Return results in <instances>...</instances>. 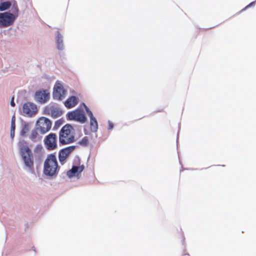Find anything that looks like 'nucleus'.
<instances>
[{"mask_svg": "<svg viewBox=\"0 0 256 256\" xmlns=\"http://www.w3.org/2000/svg\"><path fill=\"white\" fill-rule=\"evenodd\" d=\"M18 145L25 166L30 171L34 170V154L24 140H20Z\"/></svg>", "mask_w": 256, "mask_h": 256, "instance_id": "1", "label": "nucleus"}, {"mask_svg": "<svg viewBox=\"0 0 256 256\" xmlns=\"http://www.w3.org/2000/svg\"><path fill=\"white\" fill-rule=\"evenodd\" d=\"M58 170L56 156L54 154H48L44 163V174L52 176L58 174Z\"/></svg>", "mask_w": 256, "mask_h": 256, "instance_id": "2", "label": "nucleus"}, {"mask_svg": "<svg viewBox=\"0 0 256 256\" xmlns=\"http://www.w3.org/2000/svg\"><path fill=\"white\" fill-rule=\"evenodd\" d=\"M74 141V130L72 126L67 124L64 126L59 132V142L62 145L73 142Z\"/></svg>", "mask_w": 256, "mask_h": 256, "instance_id": "3", "label": "nucleus"}, {"mask_svg": "<svg viewBox=\"0 0 256 256\" xmlns=\"http://www.w3.org/2000/svg\"><path fill=\"white\" fill-rule=\"evenodd\" d=\"M44 114L50 116L54 118H56L62 114V112L58 104L50 103L45 106L44 110Z\"/></svg>", "mask_w": 256, "mask_h": 256, "instance_id": "4", "label": "nucleus"}, {"mask_svg": "<svg viewBox=\"0 0 256 256\" xmlns=\"http://www.w3.org/2000/svg\"><path fill=\"white\" fill-rule=\"evenodd\" d=\"M52 127V122L45 117L40 118L36 122V128L42 134H44L48 132Z\"/></svg>", "mask_w": 256, "mask_h": 256, "instance_id": "5", "label": "nucleus"}, {"mask_svg": "<svg viewBox=\"0 0 256 256\" xmlns=\"http://www.w3.org/2000/svg\"><path fill=\"white\" fill-rule=\"evenodd\" d=\"M16 20L10 12L0 13V28H6L12 25Z\"/></svg>", "mask_w": 256, "mask_h": 256, "instance_id": "6", "label": "nucleus"}, {"mask_svg": "<svg viewBox=\"0 0 256 256\" xmlns=\"http://www.w3.org/2000/svg\"><path fill=\"white\" fill-rule=\"evenodd\" d=\"M68 118L70 120H74L81 123H84L86 120V118L82 110L76 109L74 110L67 114Z\"/></svg>", "mask_w": 256, "mask_h": 256, "instance_id": "7", "label": "nucleus"}, {"mask_svg": "<svg viewBox=\"0 0 256 256\" xmlns=\"http://www.w3.org/2000/svg\"><path fill=\"white\" fill-rule=\"evenodd\" d=\"M66 92L64 89L62 84L58 82H56L54 87L52 96L54 100H62L66 96Z\"/></svg>", "mask_w": 256, "mask_h": 256, "instance_id": "8", "label": "nucleus"}, {"mask_svg": "<svg viewBox=\"0 0 256 256\" xmlns=\"http://www.w3.org/2000/svg\"><path fill=\"white\" fill-rule=\"evenodd\" d=\"M44 144L48 150H54L57 147L56 135L54 133L48 134L44 139Z\"/></svg>", "mask_w": 256, "mask_h": 256, "instance_id": "9", "label": "nucleus"}, {"mask_svg": "<svg viewBox=\"0 0 256 256\" xmlns=\"http://www.w3.org/2000/svg\"><path fill=\"white\" fill-rule=\"evenodd\" d=\"M22 112L27 116L31 117L38 112V108L34 104L27 102L23 104Z\"/></svg>", "mask_w": 256, "mask_h": 256, "instance_id": "10", "label": "nucleus"}, {"mask_svg": "<svg viewBox=\"0 0 256 256\" xmlns=\"http://www.w3.org/2000/svg\"><path fill=\"white\" fill-rule=\"evenodd\" d=\"M50 94L46 90H40L36 91L34 95L36 101L40 104H44L48 101Z\"/></svg>", "mask_w": 256, "mask_h": 256, "instance_id": "11", "label": "nucleus"}, {"mask_svg": "<svg viewBox=\"0 0 256 256\" xmlns=\"http://www.w3.org/2000/svg\"><path fill=\"white\" fill-rule=\"evenodd\" d=\"M74 146H70L60 150L58 154V159L60 163L64 164L69 154L74 150Z\"/></svg>", "mask_w": 256, "mask_h": 256, "instance_id": "12", "label": "nucleus"}, {"mask_svg": "<svg viewBox=\"0 0 256 256\" xmlns=\"http://www.w3.org/2000/svg\"><path fill=\"white\" fill-rule=\"evenodd\" d=\"M78 102V98L76 96H71L64 102V106L68 108L75 106Z\"/></svg>", "mask_w": 256, "mask_h": 256, "instance_id": "13", "label": "nucleus"}, {"mask_svg": "<svg viewBox=\"0 0 256 256\" xmlns=\"http://www.w3.org/2000/svg\"><path fill=\"white\" fill-rule=\"evenodd\" d=\"M84 168V167L83 165L79 166H74L71 170L68 171L66 174L68 177L71 178L76 174H80L83 171Z\"/></svg>", "mask_w": 256, "mask_h": 256, "instance_id": "14", "label": "nucleus"}, {"mask_svg": "<svg viewBox=\"0 0 256 256\" xmlns=\"http://www.w3.org/2000/svg\"><path fill=\"white\" fill-rule=\"evenodd\" d=\"M10 6H12L10 10V11L12 12H10L11 14L13 15L15 17V18L16 19L18 16L19 9L16 0H12Z\"/></svg>", "mask_w": 256, "mask_h": 256, "instance_id": "15", "label": "nucleus"}, {"mask_svg": "<svg viewBox=\"0 0 256 256\" xmlns=\"http://www.w3.org/2000/svg\"><path fill=\"white\" fill-rule=\"evenodd\" d=\"M90 128L92 132H96L98 130V124L94 117L90 118Z\"/></svg>", "mask_w": 256, "mask_h": 256, "instance_id": "16", "label": "nucleus"}, {"mask_svg": "<svg viewBox=\"0 0 256 256\" xmlns=\"http://www.w3.org/2000/svg\"><path fill=\"white\" fill-rule=\"evenodd\" d=\"M58 34L56 38L57 48L60 50H62L64 48L62 36L59 33V32H58Z\"/></svg>", "mask_w": 256, "mask_h": 256, "instance_id": "17", "label": "nucleus"}, {"mask_svg": "<svg viewBox=\"0 0 256 256\" xmlns=\"http://www.w3.org/2000/svg\"><path fill=\"white\" fill-rule=\"evenodd\" d=\"M36 129H34L32 130L28 138L33 142H36L38 140V134Z\"/></svg>", "mask_w": 256, "mask_h": 256, "instance_id": "18", "label": "nucleus"}, {"mask_svg": "<svg viewBox=\"0 0 256 256\" xmlns=\"http://www.w3.org/2000/svg\"><path fill=\"white\" fill-rule=\"evenodd\" d=\"M16 118L14 116L12 118L11 126H10V137L13 138L14 136V130L16 128Z\"/></svg>", "mask_w": 256, "mask_h": 256, "instance_id": "19", "label": "nucleus"}, {"mask_svg": "<svg viewBox=\"0 0 256 256\" xmlns=\"http://www.w3.org/2000/svg\"><path fill=\"white\" fill-rule=\"evenodd\" d=\"M42 146L41 144H38L34 149V155L35 156H39L42 154Z\"/></svg>", "mask_w": 256, "mask_h": 256, "instance_id": "20", "label": "nucleus"}, {"mask_svg": "<svg viewBox=\"0 0 256 256\" xmlns=\"http://www.w3.org/2000/svg\"><path fill=\"white\" fill-rule=\"evenodd\" d=\"M11 6V2H4L0 4V11L8 10Z\"/></svg>", "mask_w": 256, "mask_h": 256, "instance_id": "21", "label": "nucleus"}, {"mask_svg": "<svg viewBox=\"0 0 256 256\" xmlns=\"http://www.w3.org/2000/svg\"><path fill=\"white\" fill-rule=\"evenodd\" d=\"M30 127L28 124H25L23 125L20 134L22 136H25L26 134L30 130Z\"/></svg>", "mask_w": 256, "mask_h": 256, "instance_id": "22", "label": "nucleus"}, {"mask_svg": "<svg viewBox=\"0 0 256 256\" xmlns=\"http://www.w3.org/2000/svg\"><path fill=\"white\" fill-rule=\"evenodd\" d=\"M80 145L86 146L88 144V138L87 136L84 137L79 142Z\"/></svg>", "mask_w": 256, "mask_h": 256, "instance_id": "23", "label": "nucleus"}, {"mask_svg": "<svg viewBox=\"0 0 256 256\" xmlns=\"http://www.w3.org/2000/svg\"><path fill=\"white\" fill-rule=\"evenodd\" d=\"M85 108H86V112L88 115L90 116V118H94V116L92 114V112L86 106H85Z\"/></svg>", "mask_w": 256, "mask_h": 256, "instance_id": "24", "label": "nucleus"}, {"mask_svg": "<svg viewBox=\"0 0 256 256\" xmlns=\"http://www.w3.org/2000/svg\"><path fill=\"white\" fill-rule=\"evenodd\" d=\"M63 120H59L56 122L54 127H59L60 125L62 124Z\"/></svg>", "mask_w": 256, "mask_h": 256, "instance_id": "25", "label": "nucleus"}, {"mask_svg": "<svg viewBox=\"0 0 256 256\" xmlns=\"http://www.w3.org/2000/svg\"><path fill=\"white\" fill-rule=\"evenodd\" d=\"M10 105L12 106H15V103L14 102V97H12V99H11V100H10Z\"/></svg>", "mask_w": 256, "mask_h": 256, "instance_id": "26", "label": "nucleus"}, {"mask_svg": "<svg viewBox=\"0 0 256 256\" xmlns=\"http://www.w3.org/2000/svg\"><path fill=\"white\" fill-rule=\"evenodd\" d=\"M254 2H252L250 3V4H248V6H246L244 8L243 10H244L246 9V8H248L250 7V6H251L254 5Z\"/></svg>", "mask_w": 256, "mask_h": 256, "instance_id": "27", "label": "nucleus"}, {"mask_svg": "<svg viewBox=\"0 0 256 256\" xmlns=\"http://www.w3.org/2000/svg\"><path fill=\"white\" fill-rule=\"evenodd\" d=\"M110 129H112L113 128V126L112 124H110Z\"/></svg>", "mask_w": 256, "mask_h": 256, "instance_id": "28", "label": "nucleus"}, {"mask_svg": "<svg viewBox=\"0 0 256 256\" xmlns=\"http://www.w3.org/2000/svg\"><path fill=\"white\" fill-rule=\"evenodd\" d=\"M185 256H190L189 254H186Z\"/></svg>", "mask_w": 256, "mask_h": 256, "instance_id": "29", "label": "nucleus"}]
</instances>
